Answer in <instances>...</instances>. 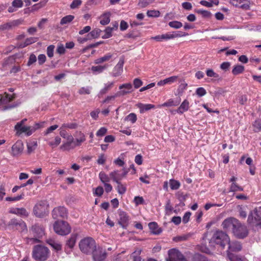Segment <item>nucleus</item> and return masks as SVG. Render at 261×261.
<instances>
[{
    "mask_svg": "<svg viewBox=\"0 0 261 261\" xmlns=\"http://www.w3.org/2000/svg\"><path fill=\"white\" fill-rule=\"evenodd\" d=\"M110 13L109 12L104 13L101 16L100 23L103 25L108 24L110 22Z\"/></svg>",
    "mask_w": 261,
    "mask_h": 261,
    "instance_id": "35",
    "label": "nucleus"
},
{
    "mask_svg": "<svg viewBox=\"0 0 261 261\" xmlns=\"http://www.w3.org/2000/svg\"><path fill=\"white\" fill-rule=\"evenodd\" d=\"M259 213H255V209L248 216L247 222L252 226L261 227V217Z\"/></svg>",
    "mask_w": 261,
    "mask_h": 261,
    "instance_id": "10",
    "label": "nucleus"
},
{
    "mask_svg": "<svg viewBox=\"0 0 261 261\" xmlns=\"http://www.w3.org/2000/svg\"><path fill=\"white\" fill-rule=\"evenodd\" d=\"M10 214H15L21 217H27L29 216V213L25 208L11 207L9 209Z\"/></svg>",
    "mask_w": 261,
    "mask_h": 261,
    "instance_id": "19",
    "label": "nucleus"
},
{
    "mask_svg": "<svg viewBox=\"0 0 261 261\" xmlns=\"http://www.w3.org/2000/svg\"><path fill=\"white\" fill-rule=\"evenodd\" d=\"M100 32L101 30L100 29H94L87 34V37H88L90 39L97 38L99 36Z\"/></svg>",
    "mask_w": 261,
    "mask_h": 261,
    "instance_id": "39",
    "label": "nucleus"
},
{
    "mask_svg": "<svg viewBox=\"0 0 261 261\" xmlns=\"http://www.w3.org/2000/svg\"><path fill=\"white\" fill-rule=\"evenodd\" d=\"M99 178L101 181V182L104 185L106 184H108L111 180V177L107 175L104 172L101 171L99 173Z\"/></svg>",
    "mask_w": 261,
    "mask_h": 261,
    "instance_id": "34",
    "label": "nucleus"
},
{
    "mask_svg": "<svg viewBox=\"0 0 261 261\" xmlns=\"http://www.w3.org/2000/svg\"><path fill=\"white\" fill-rule=\"evenodd\" d=\"M46 243L57 252L62 250V245L59 241L52 239H49L46 240Z\"/></svg>",
    "mask_w": 261,
    "mask_h": 261,
    "instance_id": "24",
    "label": "nucleus"
},
{
    "mask_svg": "<svg viewBox=\"0 0 261 261\" xmlns=\"http://www.w3.org/2000/svg\"><path fill=\"white\" fill-rule=\"evenodd\" d=\"M112 57V54L109 53L105 55L103 57L99 58L94 61L96 64H101L103 62L109 61Z\"/></svg>",
    "mask_w": 261,
    "mask_h": 261,
    "instance_id": "30",
    "label": "nucleus"
},
{
    "mask_svg": "<svg viewBox=\"0 0 261 261\" xmlns=\"http://www.w3.org/2000/svg\"><path fill=\"white\" fill-rule=\"evenodd\" d=\"M55 46L50 45L47 48V55L48 57L52 58L54 56Z\"/></svg>",
    "mask_w": 261,
    "mask_h": 261,
    "instance_id": "64",
    "label": "nucleus"
},
{
    "mask_svg": "<svg viewBox=\"0 0 261 261\" xmlns=\"http://www.w3.org/2000/svg\"><path fill=\"white\" fill-rule=\"evenodd\" d=\"M243 188L239 186L236 182H233L231 184L230 187V192H237V191H243Z\"/></svg>",
    "mask_w": 261,
    "mask_h": 261,
    "instance_id": "50",
    "label": "nucleus"
},
{
    "mask_svg": "<svg viewBox=\"0 0 261 261\" xmlns=\"http://www.w3.org/2000/svg\"><path fill=\"white\" fill-rule=\"evenodd\" d=\"M245 70V67L241 65H236L233 66L232 70V73L234 75H237L242 73Z\"/></svg>",
    "mask_w": 261,
    "mask_h": 261,
    "instance_id": "33",
    "label": "nucleus"
},
{
    "mask_svg": "<svg viewBox=\"0 0 261 261\" xmlns=\"http://www.w3.org/2000/svg\"><path fill=\"white\" fill-rule=\"evenodd\" d=\"M118 96V95L117 93L112 95L107 96L106 98L103 100H102V103H108L112 100H114Z\"/></svg>",
    "mask_w": 261,
    "mask_h": 261,
    "instance_id": "59",
    "label": "nucleus"
},
{
    "mask_svg": "<svg viewBox=\"0 0 261 261\" xmlns=\"http://www.w3.org/2000/svg\"><path fill=\"white\" fill-rule=\"evenodd\" d=\"M137 107L139 109L140 113H144L146 111H149L152 109H154L155 106L152 104H144L142 103H139L137 105Z\"/></svg>",
    "mask_w": 261,
    "mask_h": 261,
    "instance_id": "27",
    "label": "nucleus"
},
{
    "mask_svg": "<svg viewBox=\"0 0 261 261\" xmlns=\"http://www.w3.org/2000/svg\"><path fill=\"white\" fill-rule=\"evenodd\" d=\"M116 183L117 184L116 187L117 192L120 195H123L126 191V185L122 184L120 181Z\"/></svg>",
    "mask_w": 261,
    "mask_h": 261,
    "instance_id": "38",
    "label": "nucleus"
},
{
    "mask_svg": "<svg viewBox=\"0 0 261 261\" xmlns=\"http://www.w3.org/2000/svg\"><path fill=\"white\" fill-rule=\"evenodd\" d=\"M151 40H154L158 42H162L172 39L171 33H167L162 35H157L150 38Z\"/></svg>",
    "mask_w": 261,
    "mask_h": 261,
    "instance_id": "23",
    "label": "nucleus"
},
{
    "mask_svg": "<svg viewBox=\"0 0 261 261\" xmlns=\"http://www.w3.org/2000/svg\"><path fill=\"white\" fill-rule=\"evenodd\" d=\"M50 251L44 246L37 245L34 246L32 257L36 261H45L49 256Z\"/></svg>",
    "mask_w": 261,
    "mask_h": 261,
    "instance_id": "1",
    "label": "nucleus"
},
{
    "mask_svg": "<svg viewBox=\"0 0 261 261\" xmlns=\"http://www.w3.org/2000/svg\"><path fill=\"white\" fill-rule=\"evenodd\" d=\"M124 63V57L123 56L121 57L119 59L118 63L114 67L112 76L113 77H117L120 75L123 72V67Z\"/></svg>",
    "mask_w": 261,
    "mask_h": 261,
    "instance_id": "17",
    "label": "nucleus"
},
{
    "mask_svg": "<svg viewBox=\"0 0 261 261\" xmlns=\"http://www.w3.org/2000/svg\"><path fill=\"white\" fill-rule=\"evenodd\" d=\"M37 146L36 141H33L27 144V152L28 154H31L35 151Z\"/></svg>",
    "mask_w": 261,
    "mask_h": 261,
    "instance_id": "36",
    "label": "nucleus"
},
{
    "mask_svg": "<svg viewBox=\"0 0 261 261\" xmlns=\"http://www.w3.org/2000/svg\"><path fill=\"white\" fill-rule=\"evenodd\" d=\"M119 89L120 90L117 92L118 96H124L133 91V86L130 83H125L120 85Z\"/></svg>",
    "mask_w": 261,
    "mask_h": 261,
    "instance_id": "16",
    "label": "nucleus"
},
{
    "mask_svg": "<svg viewBox=\"0 0 261 261\" xmlns=\"http://www.w3.org/2000/svg\"><path fill=\"white\" fill-rule=\"evenodd\" d=\"M189 105V101L187 99H185L174 112L180 115L182 114L184 112L188 111L190 108Z\"/></svg>",
    "mask_w": 261,
    "mask_h": 261,
    "instance_id": "22",
    "label": "nucleus"
},
{
    "mask_svg": "<svg viewBox=\"0 0 261 261\" xmlns=\"http://www.w3.org/2000/svg\"><path fill=\"white\" fill-rule=\"evenodd\" d=\"M194 261H208L206 257L199 253L195 254L193 257Z\"/></svg>",
    "mask_w": 261,
    "mask_h": 261,
    "instance_id": "61",
    "label": "nucleus"
},
{
    "mask_svg": "<svg viewBox=\"0 0 261 261\" xmlns=\"http://www.w3.org/2000/svg\"><path fill=\"white\" fill-rule=\"evenodd\" d=\"M76 242V237L71 236V237L67 240L66 242V246L70 249H72L74 246Z\"/></svg>",
    "mask_w": 261,
    "mask_h": 261,
    "instance_id": "47",
    "label": "nucleus"
},
{
    "mask_svg": "<svg viewBox=\"0 0 261 261\" xmlns=\"http://www.w3.org/2000/svg\"><path fill=\"white\" fill-rule=\"evenodd\" d=\"M168 256L167 261H187L184 255L175 248L168 251Z\"/></svg>",
    "mask_w": 261,
    "mask_h": 261,
    "instance_id": "8",
    "label": "nucleus"
},
{
    "mask_svg": "<svg viewBox=\"0 0 261 261\" xmlns=\"http://www.w3.org/2000/svg\"><path fill=\"white\" fill-rule=\"evenodd\" d=\"M147 15L149 17H158L160 16V12L158 10H148Z\"/></svg>",
    "mask_w": 261,
    "mask_h": 261,
    "instance_id": "55",
    "label": "nucleus"
},
{
    "mask_svg": "<svg viewBox=\"0 0 261 261\" xmlns=\"http://www.w3.org/2000/svg\"><path fill=\"white\" fill-rule=\"evenodd\" d=\"M153 1L154 0H139L138 5L141 8H145Z\"/></svg>",
    "mask_w": 261,
    "mask_h": 261,
    "instance_id": "58",
    "label": "nucleus"
},
{
    "mask_svg": "<svg viewBox=\"0 0 261 261\" xmlns=\"http://www.w3.org/2000/svg\"><path fill=\"white\" fill-rule=\"evenodd\" d=\"M24 194L22 193L20 195L14 197H7L5 199L7 201H16L22 199L24 198Z\"/></svg>",
    "mask_w": 261,
    "mask_h": 261,
    "instance_id": "56",
    "label": "nucleus"
},
{
    "mask_svg": "<svg viewBox=\"0 0 261 261\" xmlns=\"http://www.w3.org/2000/svg\"><path fill=\"white\" fill-rule=\"evenodd\" d=\"M38 40V38L37 37H30L27 38L23 43V47H26L29 45L32 44L36 42H37Z\"/></svg>",
    "mask_w": 261,
    "mask_h": 261,
    "instance_id": "44",
    "label": "nucleus"
},
{
    "mask_svg": "<svg viewBox=\"0 0 261 261\" xmlns=\"http://www.w3.org/2000/svg\"><path fill=\"white\" fill-rule=\"evenodd\" d=\"M91 253L94 261H103L107 256L106 251L100 246H96Z\"/></svg>",
    "mask_w": 261,
    "mask_h": 261,
    "instance_id": "9",
    "label": "nucleus"
},
{
    "mask_svg": "<svg viewBox=\"0 0 261 261\" xmlns=\"http://www.w3.org/2000/svg\"><path fill=\"white\" fill-rule=\"evenodd\" d=\"M227 245H228V249L227 250V253L228 252V251H229V252H238L242 249L241 244L238 242H233L232 243H230L229 242V243L227 244Z\"/></svg>",
    "mask_w": 261,
    "mask_h": 261,
    "instance_id": "25",
    "label": "nucleus"
},
{
    "mask_svg": "<svg viewBox=\"0 0 261 261\" xmlns=\"http://www.w3.org/2000/svg\"><path fill=\"white\" fill-rule=\"evenodd\" d=\"M77 137L74 141V143L76 146H80L86 141V136L84 133L80 132L78 133Z\"/></svg>",
    "mask_w": 261,
    "mask_h": 261,
    "instance_id": "31",
    "label": "nucleus"
},
{
    "mask_svg": "<svg viewBox=\"0 0 261 261\" xmlns=\"http://www.w3.org/2000/svg\"><path fill=\"white\" fill-rule=\"evenodd\" d=\"M24 146L21 140H18L13 145L11 148V154L13 156L20 155L23 151Z\"/></svg>",
    "mask_w": 261,
    "mask_h": 261,
    "instance_id": "15",
    "label": "nucleus"
},
{
    "mask_svg": "<svg viewBox=\"0 0 261 261\" xmlns=\"http://www.w3.org/2000/svg\"><path fill=\"white\" fill-rule=\"evenodd\" d=\"M238 219L233 217L228 218L223 221L222 228L225 231H232V232L234 227H236V225L238 224Z\"/></svg>",
    "mask_w": 261,
    "mask_h": 261,
    "instance_id": "12",
    "label": "nucleus"
},
{
    "mask_svg": "<svg viewBox=\"0 0 261 261\" xmlns=\"http://www.w3.org/2000/svg\"><path fill=\"white\" fill-rule=\"evenodd\" d=\"M103 192L104 190L103 187L101 186H98L95 189L93 194L94 196L101 197L103 195Z\"/></svg>",
    "mask_w": 261,
    "mask_h": 261,
    "instance_id": "54",
    "label": "nucleus"
},
{
    "mask_svg": "<svg viewBox=\"0 0 261 261\" xmlns=\"http://www.w3.org/2000/svg\"><path fill=\"white\" fill-rule=\"evenodd\" d=\"M170 187L172 190H177L180 186V182L173 179L169 180Z\"/></svg>",
    "mask_w": 261,
    "mask_h": 261,
    "instance_id": "42",
    "label": "nucleus"
},
{
    "mask_svg": "<svg viewBox=\"0 0 261 261\" xmlns=\"http://www.w3.org/2000/svg\"><path fill=\"white\" fill-rule=\"evenodd\" d=\"M201 5L206 7H213V5L215 4L216 5H217L219 3V2H216L215 1H210V2H207L206 1H201L199 3Z\"/></svg>",
    "mask_w": 261,
    "mask_h": 261,
    "instance_id": "43",
    "label": "nucleus"
},
{
    "mask_svg": "<svg viewBox=\"0 0 261 261\" xmlns=\"http://www.w3.org/2000/svg\"><path fill=\"white\" fill-rule=\"evenodd\" d=\"M108 64H105L103 66L98 65L95 66H92L91 67V70L93 72H97L100 73L102 72L106 69L108 67Z\"/></svg>",
    "mask_w": 261,
    "mask_h": 261,
    "instance_id": "37",
    "label": "nucleus"
},
{
    "mask_svg": "<svg viewBox=\"0 0 261 261\" xmlns=\"http://www.w3.org/2000/svg\"><path fill=\"white\" fill-rule=\"evenodd\" d=\"M47 205L44 201H40L34 207L33 213L34 215L39 218L45 216L47 213Z\"/></svg>",
    "mask_w": 261,
    "mask_h": 261,
    "instance_id": "6",
    "label": "nucleus"
},
{
    "mask_svg": "<svg viewBox=\"0 0 261 261\" xmlns=\"http://www.w3.org/2000/svg\"><path fill=\"white\" fill-rule=\"evenodd\" d=\"M206 74L208 77H214L217 80H220L219 75L214 72L212 69H207L206 70Z\"/></svg>",
    "mask_w": 261,
    "mask_h": 261,
    "instance_id": "41",
    "label": "nucleus"
},
{
    "mask_svg": "<svg viewBox=\"0 0 261 261\" xmlns=\"http://www.w3.org/2000/svg\"><path fill=\"white\" fill-rule=\"evenodd\" d=\"M169 25L172 28L178 29L182 27V23L178 21H170L168 23Z\"/></svg>",
    "mask_w": 261,
    "mask_h": 261,
    "instance_id": "52",
    "label": "nucleus"
},
{
    "mask_svg": "<svg viewBox=\"0 0 261 261\" xmlns=\"http://www.w3.org/2000/svg\"><path fill=\"white\" fill-rule=\"evenodd\" d=\"M134 202L136 206L143 204L144 203V199L142 196H135L134 199Z\"/></svg>",
    "mask_w": 261,
    "mask_h": 261,
    "instance_id": "57",
    "label": "nucleus"
},
{
    "mask_svg": "<svg viewBox=\"0 0 261 261\" xmlns=\"http://www.w3.org/2000/svg\"><path fill=\"white\" fill-rule=\"evenodd\" d=\"M180 99L174 100L173 99L170 98L167 100L166 102L162 105H160L158 106V108H161L162 107H170L172 106H177L179 105Z\"/></svg>",
    "mask_w": 261,
    "mask_h": 261,
    "instance_id": "26",
    "label": "nucleus"
},
{
    "mask_svg": "<svg viewBox=\"0 0 261 261\" xmlns=\"http://www.w3.org/2000/svg\"><path fill=\"white\" fill-rule=\"evenodd\" d=\"M118 224L123 228H126L128 224L129 217L124 211H118Z\"/></svg>",
    "mask_w": 261,
    "mask_h": 261,
    "instance_id": "14",
    "label": "nucleus"
},
{
    "mask_svg": "<svg viewBox=\"0 0 261 261\" xmlns=\"http://www.w3.org/2000/svg\"><path fill=\"white\" fill-rule=\"evenodd\" d=\"M52 216L55 219H65L68 217V211L64 206L56 207L52 211Z\"/></svg>",
    "mask_w": 261,
    "mask_h": 261,
    "instance_id": "11",
    "label": "nucleus"
},
{
    "mask_svg": "<svg viewBox=\"0 0 261 261\" xmlns=\"http://www.w3.org/2000/svg\"><path fill=\"white\" fill-rule=\"evenodd\" d=\"M75 147V143H71L70 142H64L62 145L60 146V149L62 151H69L74 149Z\"/></svg>",
    "mask_w": 261,
    "mask_h": 261,
    "instance_id": "32",
    "label": "nucleus"
},
{
    "mask_svg": "<svg viewBox=\"0 0 261 261\" xmlns=\"http://www.w3.org/2000/svg\"><path fill=\"white\" fill-rule=\"evenodd\" d=\"M165 209L166 214L170 215L172 213L173 208L170 203V200H168L166 202L165 206Z\"/></svg>",
    "mask_w": 261,
    "mask_h": 261,
    "instance_id": "60",
    "label": "nucleus"
},
{
    "mask_svg": "<svg viewBox=\"0 0 261 261\" xmlns=\"http://www.w3.org/2000/svg\"><path fill=\"white\" fill-rule=\"evenodd\" d=\"M74 18V16L72 15H68L63 17L60 21V24L61 25H64L66 24H68L71 22Z\"/></svg>",
    "mask_w": 261,
    "mask_h": 261,
    "instance_id": "40",
    "label": "nucleus"
},
{
    "mask_svg": "<svg viewBox=\"0 0 261 261\" xmlns=\"http://www.w3.org/2000/svg\"><path fill=\"white\" fill-rule=\"evenodd\" d=\"M110 176L113 181L115 182H120L122 179L121 174L119 173L118 170H115L110 173Z\"/></svg>",
    "mask_w": 261,
    "mask_h": 261,
    "instance_id": "29",
    "label": "nucleus"
},
{
    "mask_svg": "<svg viewBox=\"0 0 261 261\" xmlns=\"http://www.w3.org/2000/svg\"><path fill=\"white\" fill-rule=\"evenodd\" d=\"M61 142V139L59 137L57 136L55 138L54 141H50L48 142V145L51 146L53 148L58 146Z\"/></svg>",
    "mask_w": 261,
    "mask_h": 261,
    "instance_id": "49",
    "label": "nucleus"
},
{
    "mask_svg": "<svg viewBox=\"0 0 261 261\" xmlns=\"http://www.w3.org/2000/svg\"><path fill=\"white\" fill-rule=\"evenodd\" d=\"M171 34L172 39L175 38L185 37L188 35V33L181 31L173 32L172 33H171Z\"/></svg>",
    "mask_w": 261,
    "mask_h": 261,
    "instance_id": "48",
    "label": "nucleus"
},
{
    "mask_svg": "<svg viewBox=\"0 0 261 261\" xmlns=\"http://www.w3.org/2000/svg\"><path fill=\"white\" fill-rule=\"evenodd\" d=\"M114 82H108L107 83L104 84L103 87L100 90L98 93V97L103 96L111 90L114 86Z\"/></svg>",
    "mask_w": 261,
    "mask_h": 261,
    "instance_id": "20",
    "label": "nucleus"
},
{
    "mask_svg": "<svg viewBox=\"0 0 261 261\" xmlns=\"http://www.w3.org/2000/svg\"><path fill=\"white\" fill-rule=\"evenodd\" d=\"M82 3L81 0H73L70 4V7L71 9L77 8L82 4Z\"/></svg>",
    "mask_w": 261,
    "mask_h": 261,
    "instance_id": "63",
    "label": "nucleus"
},
{
    "mask_svg": "<svg viewBox=\"0 0 261 261\" xmlns=\"http://www.w3.org/2000/svg\"><path fill=\"white\" fill-rule=\"evenodd\" d=\"M229 3L236 7L244 10L250 9V2L249 0H230Z\"/></svg>",
    "mask_w": 261,
    "mask_h": 261,
    "instance_id": "13",
    "label": "nucleus"
},
{
    "mask_svg": "<svg viewBox=\"0 0 261 261\" xmlns=\"http://www.w3.org/2000/svg\"><path fill=\"white\" fill-rule=\"evenodd\" d=\"M55 232L61 236H65L71 232V227L69 223L64 221H57L54 224Z\"/></svg>",
    "mask_w": 261,
    "mask_h": 261,
    "instance_id": "4",
    "label": "nucleus"
},
{
    "mask_svg": "<svg viewBox=\"0 0 261 261\" xmlns=\"http://www.w3.org/2000/svg\"><path fill=\"white\" fill-rule=\"evenodd\" d=\"M148 226L152 233L155 234H159L162 232L161 228L159 227L157 223L155 222H150Z\"/></svg>",
    "mask_w": 261,
    "mask_h": 261,
    "instance_id": "28",
    "label": "nucleus"
},
{
    "mask_svg": "<svg viewBox=\"0 0 261 261\" xmlns=\"http://www.w3.org/2000/svg\"><path fill=\"white\" fill-rule=\"evenodd\" d=\"M143 82L139 78H135L133 80V85L135 89L140 88L143 85Z\"/></svg>",
    "mask_w": 261,
    "mask_h": 261,
    "instance_id": "62",
    "label": "nucleus"
},
{
    "mask_svg": "<svg viewBox=\"0 0 261 261\" xmlns=\"http://www.w3.org/2000/svg\"><path fill=\"white\" fill-rule=\"evenodd\" d=\"M39 127L40 124L39 123H36L35 126L33 127L26 126L22 125L20 123H17L15 126V129L17 134L20 135L22 133H25L27 136H30Z\"/></svg>",
    "mask_w": 261,
    "mask_h": 261,
    "instance_id": "5",
    "label": "nucleus"
},
{
    "mask_svg": "<svg viewBox=\"0 0 261 261\" xmlns=\"http://www.w3.org/2000/svg\"><path fill=\"white\" fill-rule=\"evenodd\" d=\"M125 121H130L132 123H135L137 120V117L135 113H132L128 115L124 119Z\"/></svg>",
    "mask_w": 261,
    "mask_h": 261,
    "instance_id": "45",
    "label": "nucleus"
},
{
    "mask_svg": "<svg viewBox=\"0 0 261 261\" xmlns=\"http://www.w3.org/2000/svg\"><path fill=\"white\" fill-rule=\"evenodd\" d=\"M228 236L222 231H217L211 239V241L224 249L225 245L229 243Z\"/></svg>",
    "mask_w": 261,
    "mask_h": 261,
    "instance_id": "3",
    "label": "nucleus"
},
{
    "mask_svg": "<svg viewBox=\"0 0 261 261\" xmlns=\"http://www.w3.org/2000/svg\"><path fill=\"white\" fill-rule=\"evenodd\" d=\"M96 246V244L95 240L91 237L85 238L81 240L79 243L81 251L87 254L91 253Z\"/></svg>",
    "mask_w": 261,
    "mask_h": 261,
    "instance_id": "2",
    "label": "nucleus"
},
{
    "mask_svg": "<svg viewBox=\"0 0 261 261\" xmlns=\"http://www.w3.org/2000/svg\"><path fill=\"white\" fill-rule=\"evenodd\" d=\"M113 29L110 27H108L105 30V35L102 37L103 39H108L112 36Z\"/></svg>",
    "mask_w": 261,
    "mask_h": 261,
    "instance_id": "53",
    "label": "nucleus"
},
{
    "mask_svg": "<svg viewBox=\"0 0 261 261\" xmlns=\"http://www.w3.org/2000/svg\"><path fill=\"white\" fill-rule=\"evenodd\" d=\"M77 125L75 123H64L61 125L60 129H75L77 127Z\"/></svg>",
    "mask_w": 261,
    "mask_h": 261,
    "instance_id": "51",
    "label": "nucleus"
},
{
    "mask_svg": "<svg viewBox=\"0 0 261 261\" xmlns=\"http://www.w3.org/2000/svg\"><path fill=\"white\" fill-rule=\"evenodd\" d=\"M16 98V94H9L7 92L0 94V106L2 105H7L11 102Z\"/></svg>",
    "mask_w": 261,
    "mask_h": 261,
    "instance_id": "18",
    "label": "nucleus"
},
{
    "mask_svg": "<svg viewBox=\"0 0 261 261\" xmlns=\"http://www.w3.org/2000/svg\"><path fill=\"white\" fill-rule=\"evenodd\" d=\"M227 256L230 261H243L241 257L229 251L227 253Z\"/></svg>",
    "mask_w": 261,
    "mask_h": 261,
    "instance_id": "46",
    "label": "nucleus"
},
{
    "mask_svg": "<svg viewBox=\"0 0 261 261\" xmlns=\"http://www.w3.org/2000/svg\"><path fill=\"white\" fill-rule=\"evenodd\" d=\"M236 227H234L233 230V233L234 235L239 239H244L246 238L248 234V231L247 227L242 224L239 221Z\"/></svg>",
    "mask_w": 261,
    "mask_h": 261,
    "instance_id": "7",
    "label": "nucleus"
},
{
    "mask_svg": "<svg viewBox=\"0 0 261 261\" xmlns=\"http://www.w3.org/2000/svg\"><path fill=\"white\" fill-rule=\"evenodd\" d=\"M32 230L35 236L38 238L42 237L44 234V228L38 224L33 225Z\"/></svg>",
    "mask_w": 261,
    "mask_h": 261,
    "instance_id": "21",
    "label": "nucleus"
}]
</instances>
